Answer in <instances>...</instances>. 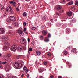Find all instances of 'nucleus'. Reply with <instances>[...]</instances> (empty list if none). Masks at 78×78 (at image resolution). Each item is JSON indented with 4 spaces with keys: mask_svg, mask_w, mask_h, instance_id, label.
<instances>
[{
    "mask_svg": "<svg viewBox=\"0 0 78 78\" xmlns=\"http://www.w3.org/2000/svg\"><path fill=\"white\" fill-rule=\"evenodd\" d=\"M23 16H27V13L25 12H24L23 13Z\"/></svg>",
    "mask_w": 78,
    "mask_h": 78,
    "instance_id": "obj_26",
    "label": "nucleus"
},
{
    "mask_svg": "<svg viewBox=\"0 0 78 78\" xmlns=\"http://www.w3.org/2000/svg\"><path fill=\"white\" fill-rule=\"evenodd\" d=\"M6 15H2V16L3 17H6Z\"/></svg>",
    "mask_w": 78,
    "mask_h": 78,
    "instance_id": "obj_52",
    "label": "nucleus"
},
{
    "mask_svg": "<svg viewBox=\"0 0 78 78\" xmlns=\"http://www.w3.org/2000/svg\"><path fill=\"white\" fill-rule=\"evenodd\" d=\"M16 2H13V5H16Z\"/></svg>",
    "mask_w": 78,
    "mask_h": 78,
    "instance_id": "obj_47",
    "label": "nucleus"
},
{
    "mask_svg": "<svg viewBox=\"0 0 78 78\" xmlns=\"http://www.w3.org/2000/svg\"><path fill=\"white\" fill-rule=\"evenodd\" d=\"M12 78H16V76H13Z\"/></svg>",
    "mask_w": 78,
    "mask_h": 78,
    "instance_id": "obj_55",
    "label": "nucleus"
},
{
    "mask_svg": "<svg viewBox=\"0 0 78 78\" xmlns=\"http://www.w3.org/2000/svg\"><path fill=\"white\" fill-rule=\"evenodd\" d=\"M29 76H30V75L29 74H27L26 76V77L27 78H29Z\"/></svg>",
    "mask_w": 78,
    "mask_h": 78,
    "instance_id": "obj_45",
    "label": "nucleus"
},
{
    "mask_svg": "<svg viewBox=\"0 0 78 78\" xmlns=\"http://www.w3.org/2000/svg\"><path fill=\"white\" fill-rule=\"evenodd\" d=\"M11 7V6H8L7 8L6 11L7 12H10V10L11 9H12Z\"/></svg>",
    "mask_w": 78,
    "mask_h": 78,
    "instance_id": "obj_12",
    "label": "nucleus"
},
{
    "mask_svg": "<svg viewBox=\"0 0 78 78\" xmlns=\"http://www.w3.org/2000/svg\"><path fill=\"white\" fill-rule=\"evenodd\" d=\"M1 39L2 41L5 42V41H6L8 39V38L5 36H3L2 37Z\"/></svg>",
    "mask_w": 78,
    "mask_h": 78,
    "instance_id": "obj_3",
    "label": "nucleus"
},
{
    "mask_svg": "<svg viewBox=\"0 0 78 78\" xmlns=\"http://www.w3.org/2000/svg\"><path fill=\"white\" fill-rule=\"evenodd\" d=\"M9 2L10 4H13V1H10Z\"/></svg>",
    "mask_w": 78,
    "mask_h": 78,
    "instance_id": "obj_42",
    "label": "nucleus"
},
{
    "mask_svg": "<svg viewBox=\"0 0 78 78\" xmlns=\"http://www.w3.org/2000/svg\"><path fill=\"white\" fill-rule=\"evenodd\" d=\"M18 33L19 34H22L23 33V31H22L21 30H18Z\"/></svg>",
    "mask_w": 78,
    "mask_h": 78,
    "instance_id": "obj_14",
    "label": "nucleus"
},
{
    "mask_svg": "<svg viewBox=\"0 0 78 78\" xmlns=\"http://www.w3.org/2000/svg\"><path fill=\"white\" fill-rule=\"evenodd\" d=\"M73 2L72 1H71L68 3V5H73Z\"/></svg>",
    "mask_w": 78,
    "mask_h": 78,
    "instance_id": "obj_25",
    "label": "nucleus"
},
{
    "mask_svg": "<svg viewBox=\"0 0 78 78\" xmlns=\"http://www.w3.org/2000/svg\"><path fill=\"white\" fill-rule=\"evenodd\" d=\"M72 46H69L67 48L68 49H70V48H72Z\"/></svg>",
    "mask_w": 78,
    "mask_h": 78,
    "instance_id": "obj_33",
    "label": "nucleus"
},
{
    "mask_svg": "<svg viewBox=\"0 0 78 78\" xmlns=\"http://www.w3.org/2000/svg\"><path fill=\"white\" fill-rule=\"evenodd\" d=\"M18 50L19 51H23V46H20L18 47Z\"/></svg>",
    "mask_w": 78,
    "mask_h": 78,
    "instance_id": "obj_7",
    "label": "nucleus"
},
{
    "mask_svg": "<svg viewBox=\"0 0 78 78\" xmlns=\"http://www.w3.org/2000/svg\"><path fill=\"white\" fill-rule=\"evenodd\" d=\"M44 65H47V62H44L43 63Z\"/></svg>",
    "mask_w": 78,
    "mask_h": 78,
    "instance_id": "obj_34",
    "label": "nucleus"
},
{
    "mask_svg": "<svg viewBox=\"0 0 78 78\" xmlns=\"http://www.w3.org/2000/svg\"><path fill=\"white\" fill-rule=\"evenodd\" d=\"M20 57H21V56L19 55L16 57V58L19 59H20Z\"/></svg>",
    "mask_w": 78,
    "mask_h": 78,
    "instance_id": "obj_28",
    "label": "nucleus"
},
{
    "mask_svg": "<svg viewBox=\"0 0 78 78\" xmlns=\"http://www.w3.org/2000/svg\"><path fill=\"white\" fill-rule=\"evenodd\" d=\"M76 51V50L75 49H73L71 50V51L72 53H75Z\"/></svg>",
    "mask_w": 78,
    "mask_h": 78,
    "instance_id": "obj_23",
    "label": "nucleus"
},
{
    "mask_svg": "<svg viewBox=\"0 0 78 78\" xmlns=\"http://www.w3.org/2000/svg\"><path fill=\"white\" fill-rule=\"evenodd\" d=\"M13 6H14V7H15V8H16V5H13Z\"/></svg>",
    "mask_w": 78,
    "mask_h": 78,
    "instance_id": "obj_53",
    "label": "nucleus"
},
{
    "mask_svg": "<svg viewBox=\"0 0 78 78\" xmlns=\"http://www.w3.org/2000/svg\"><path fill=\"white\" fill-rule=\"evenodd\" d=\"M25 39H20V41L22 44H23L25 43Z\"/></svg>",
    "mask_w": 78,
    "mask_h": 78,
    "instance_id": "obj_9",
    "label": "nucleus"
},
{
    "mask_svg": "<svg viewBox=\"0 0 78 78\" xmlns=\"http://www.w3.org/2000/svg\"><path fill=\"white\" fill-rule=\"evenodd\" d=\"M63 2H66V1H65V0H63Z\"/></svg>",
    "mask_w": 78,
    "mask_h": 78,
    "instance_id": "obj_64",
    "label": "nucleus"
},
{
    "mask_svg": "<svg viewBox=\"0 0 78 78\" xmlns=\"http://www.w3.org/2000/svg\"><path fill=\"white\" fill-rule=\"evenodd\" d=\"M72 21L73 22H76V19H73L72 20Z\"/></svg>",
    "mask_w": 78,
    "mask_h": 78,
    "instance_id": "obj_29",
    "label": "nucleus"
},
{
    "mask_svg": "<svg viewBox=\"0 0 78 78\" xmlns=\"http://www.w3.org/2000/svg\"><path fill=\"white\" fill-rule=\"evenodd\" d=\"M5 32V29L4 28L0 29V33H4Z\"/></svg>",
    "mask_w": 78,
    "mask_h": 78,
    "instance_id": "obj_8",
    "label": "nucleus"
},
{
    "mask_svg": "<svg viewBox=\"0 0 78 78\" xmlns=\"http://www.w3.org/2000/svg\"><path fill=\"white\" fill-rule=\"evenodd\" d=\"M9 20L12 21H16V18L13 16H11L9 17Z\"/></svg>",
    "mask_w": 78,
    "mask_h": 78,
    "instance_id": "obj_6",
    "label": "nucleus"
},
{
    "mask_svg": "<svg viewBox=\"0 0 78 78\" xmlns=\"http://www.w3.org/2000/svg\"><path fill=\"white\" fill-rule=\"evenodd\" d=\"M32 51V48H30L29 49L28 51H29L30 52V51Z\"/></svg>",
    "mask_w": 78,
    "mask_h": 78,
    "instance_id": "obj_30",
    "label": "nucleus"
},
{
    "mask_svg": "<svg viewBox=\"0 0 78 78\" xmlns=\"http://www.w3.org/2000/svg\"><path fill=\"white\" fill-rule=\"evenodd\" d=\"M7 62H0V68H2V65L0 64H7Z\"/></svg>",
    "mask_w": 78,
    "mask_h": 78,
    "instance_id": "obj_11",
    "label": "nucleus"
},
{
    "mask_svg": "<svg viewBox=\"0 0 78 78\" xmlns=\"http://www.w3.org/2000/svg\"><path fill=\"white\" fill-rule=\"evenodd\" d=\"M36 53L37 55H40L41 54V52H40V51H37L36 52Z\"/></svg>",
    "mask_w": 78,
    "mask_h": 78,
    "instance_id": "obj_20",
    "label": "nucleus"
},
{
    "mask_svg": "<svg viewBox=\"0 0 78 78\" xmlns=\"http://www.w3.org/2000/svg\"><path fill=\"white\" fill-rule=\"evenodd\" d=\"M39 76L40 78H43V77H42V76Z\"/></svg>",
    "mask_w": 78,
    "mask_h": 78,
    "instance_id": "obj_54",
    "label": "nucleus"
},
{
    "mask_svg": "<svg viewBox=\"0 0 78 78\" xmlns=\"http://www.w3.org/2000/svg\"><path fill=\"white\" fill-rule=\"evenodd\" d=\"M24 32H25L26 31V28L25 27L23 30Z\"/></svg>",
    "mask_w": 78,
    "mask_h": 78,
    "instance_id": "obj_44",
    "label": "nucleus"
},
{
    "mask_svg": "<svg viewBox=\"0 0 78 78\" xmlns=\"http://www.w3.org/2000/svg\"><path fill=\"white\" fill-rule=\"evenodd\" d=\"M23 76H24V74H22V75H21V77L22 78L23 77Z\"/></svg>",
    "mask_w": 78,
    "mask_h": 78,
    "instance_id": "obj_49",
    "label": "nucleus"
},
{
    "mask_svg": "<svg viewBox=\"0 0 78 78\" xmlns=\"http://www.w3.org/2000/svg\"><path fill=\"white\" fill-rule=\"evenodd\" d=\"M0 8H3V5L0 4Z\"/></svg>",
    "mask_w": 78,
    "mask_h": 78,
    "instance_id": "obj_38",
    "label": "nucleus"
},
{
    "mask_svg": "<svg viewBox=\"0 0 78 78\" xmlns=\"http://www.w3.org/2000/svg\"><path fill=\"white\" fill-rule=\"evenodd\" d=\"M58 78H62V77L61 76H59L58 77Z\"/></svg>",
    "mask_w": 78,
    "mask_h": 78,
    "instance_id": "obj_57",
    "label": "nucleus"
},
{
    "mask_svg": "<svg viewBox=\"0 0 78 78\" xmlns=\"http://www.w3.org/2000/svg\"><path fill=\"white\" fill-rule=\"evenodd\" d=\"M4 47L3 48L4 50L5 51H7L8 50V48L9 44L8 42H5L4 44Z\"/></svg>",
    "mask_w": 78,
    "mask_h": 78,
    "instance_id": "obj_2",
    "label": "nucleus"
},
{
    "mask_svg": "<svg viewBox=\"0 0 78 78\" xmlns=\"http://www.w3.org/2000/svg\"><path fill=\"white\" fill-rule=\"evenodd\" d=\"M7 56L8 57H10V56H11V54L9 53L7 54Z\"/></svg>",
    "mask_w": 78,
    "mask_h": 78,
    "instance_id": "obj_43",
    "label": "nucleus"
},
{
    "mask_svg": "<svg viewBox=\"0 0 78 78\" xmlns=\"http://www.w3.org/2000/svg\"><path fill=\"white\" fill-rule=\"evenodd\" d=\"M43 70H44L45 71H46V69H45L44 68H43Z\"/></svg>",
    "mask_w": 78,
    "mask_h": 78,
    "instance_id": "obj_56",
    "label": "nucleus"
},
{
    "mask_svg": "<svg viewBox=\"0 0 78 78\" xmlns=\"http://www.w3.org/2000/svg\"><path fill=\"white\" fill-rule=\"evenodd\" d=\"M71 9L72 11H74V10H76V8H75V7L73 6L71 8Z\"/></svg>",
    "mask_w": 78,
    "mask_h": 78,
    "instance_id": "obj_19",
    "label": "nucleus"
},
{
    "mask_svg": "<svg viewBox=\"0 0 78 78\" xmlns=\"http://www.w3.org/2000/svg\"><path fill=\"white\" fill-rule=\"evenodd\" d=\"M40 38L41 39V40H42V39H43V38H44V37L42 36H41L40 37Z\"/></svg>",
    "mask_w": 78,
    "mask_h": 78,
    "instance_id": "obj_32",
    "label": "nucleus"
},
{
    "mask_svg": "<svg viewBox=\"0 0 78 78\" xmlns=\"http://www.w3.org/2000/svg\"><path fill=\"white\" fill-rule=\"evenodd\" d=\"M44 41L46 42H49V39L48 37H46L44 39Z\"/></svg>",
    "mask_w": 78,
    "mask_h": 78,
    "instance_id": "obj_16",
    "label": "nucleus"
},
{
    "mask_svg": "<svg viewBox=\"0 0 78 78\" xmlns=\"http://www.w3.org/2000/svg\"><path fill=\"white\" fill-rule=\"evenodd\" d=\"M25 34H28V33H27V32H26L25 33Z\"/></svg>",
    "mask_w": 78,
    "mask_h": 78,
    "instance_id": "obj_61",
    "label": "nucleus"
},
{
    "mask_svg": "<svg viewBox=\"0 0 78 78\" xmlns=\"http://www.w3.org/2000/svg\"><path fill=\"white\" fill-rule=\"evenodd\" d=\"M23 24H24V27H25V26L27 25V23L26 22H24Z\"/></svg>",
    "mask_w": 78,
    "mask_h": 78,
    "instance_id": "obj_39",
    "label": "nucleus"
},
{
    "mask_svg": "<svg viewBox=\"0 0 78 78\" xmlns=\"http://www.w3.org/2000/svg\"><path fill=\"white\" fill-rule=\"evenodd\" d=\"M38 70L39 72L40 73H42V72L44 71V70H43V68L42 69L41 68H40L39 69H38Z\"/></svg>",
    "mask_w": 78,
    "mask_h": 78,
    "instance_id": "obj_17",
    "label": "nucleus"
},
{
    "mask_svg": "<svg viewBox=\"0 0 78 78\" xmlns=\"http://www.w3.org/2000/svg\"><path fill=\"white\" fill-rule=\"evenodd\" d=\"M27 66H24V68H23V70H26V69H27Z\"/></svg>",
    "mask_w": 78,
    "mask_h": 78,
    "instance_id": "obj_37",
    "label": "nucleus"
},
{
    "mask_svg": "<svg viewBox=\"0 0 78 78\" xmlns=\"http://www.w3.org/2000/svg\"><path fill=\"white\" fill-rule=\"evenodd\" d=\"M67 14L68 16H69V17H70V16H71L72 15V12H71V11H69L68 12Z\"/></svg>",
    "mask_w": 78,
    "mask_h": 78,
    "instance_id": "obj_13",
    "label": "nucleus"
},
{
    "mask_svg": "<svg viewBox=\"0 0 78 78\" xmlns=\"http://www.w3.org/2000/svg\"><path fill=\"white\" fill-rule=\"evenodd\" d=\"M75 5H77V6H78V1L77 0H76L75 2Z\"/></svg>",
    "mask_w": 78,
    "mask_h": 78,
    "instance_id": "obj_24",
    "label": "nucleus"
},
{
    "mask_svg": "<svg viewBox=\"0 0 78 78\" xmlns=\"http://www.w3.org/2000/svg\"><path fill=\"white\" fill-rule=\"evenodd\" d=\"M24 62H16L14 63V66L16 68H18V67H22V66H23Z\"/></svg>",
    "mask_w": 78,
    "mask_h": 78,
    "instance_id": "obj_1",
    "label": "nucleus"
},
{
    "mask_svg": "<svg viewBox=\"0 0 78 78\" xmlns=\"http://www.w3.org/2000/svg\"><path fill=\"white\" fill-rule=\"evenodd\" d=\"M66 31H67V33H70V30H68Z\"/></svg>",
    "mask_w": 78,
    "mask_h": 78,
    "instance_id": "obj_48",
    "label": "nucleus"
},
{
    "mask_svg": "<svg viewBox=\"0 0 78 78\" xmlns=\"http://www.w3.org/2000/svg\"><path fill=\"white\" fill-rule=\"evenodd\" d=\"M16 11H20L18 7H17L16 8Z\"/></svg>",
    "mask_w": 78,
    "mask_h": 78,
    "instance_id": "obj_40",
    "label": "nucleus"
},
{
    "mask_svg": "<svg viewBox=\"0 0 78 78\" xmlns=\"http://www.w3.org/2000/svg\"><path fill=\"white\" fill-rule=\"evenodd\" d=\"M18 24V23H16L15 24H14V25H15V26H17Z\"/></svg>",
    "mask_w": 78,
    "mask_h": 78,
    "instance_id": "obj_50",
    "label": "nucleus"
},
{
    "mask_svg": "<svg viewBox=\"0 0 78 78\" xmlns=\"http://www.w3.org/2000/svg\"><path fill=\"white\" fill-rule=\"evenodd\" d=\"M15 23L14 22L13 23L14 24V25H15V24H16V23Z\"/></svg>",
    "mask_w": 78,
    "mask_h": 78,
    "instance_id": "obj_62",
    "label": "nucleus"
},
{
    "mask_svg": "<svg viewBox=\"0 0 78 78\" xmlns=\"http://www.w3.org/2000/svg\"><path fill=\"white\" fill-rule=\"evenodd\" d=\"M8 22H11V20H8Z\"/></svg>",
    "mask_w": 78,
    "mask_h": 78,
    "instance_id": "obj_59",
    "label": "nucleus"
},
{
    "mask_svg": "<svg viewBox=\"0 0 78 78\" xmlns=\"http://www.w3.org/2000/svg\"><path fill=\"white\" fill-rule=\"evenodd\" d=\"M42 34L43 36H46V35H47V31L46 30H43L42 31Z\"/></svg>",
    "mask_w": 78,
    "mask_h": 78,
    "instance_id": "obj_10",
    "label": "nucleus"
},
{
    "mask_svg": "<svg viewBox=\"0 0 78 78\" xmlns=\"http://www.w3.org/2000/svg\"><path fill=\"white\" fill-rule=\"evenodd\" d=\"M56 9H57L58 10H60V9H61V6L58 5L56 7Z\"/></svg>",
    "mask_w": 78,
    "mask_h": 78,
    "instance_id": "obj_15",
    "label": "nucleus"
},
{
    "mask_svg": "<svg viewBox=\"0 0 78 78\" xmlns=\"http://www.w3.org/2000/svg\"><path fill=\"white\" fill-rule=\"evenodd\" d=\"M13 11L12 9V8L10 9V12L11 14H13V13H14V12Z\"/></svg>",
    "mask_w": 78,
    "mask_h": 78,
    "instance_id": "obj_22",
    "label": "nucleus"
},
{
    "mask_svg": "<svg viewBox=\"0 0 78 78\" xmlns=\"http://www.w3.org/2000/svg\"><path fill=\"white\" fill-rule=\"evenodd\" d=\"M30 55V52L29 51H28V54L27 55V57L28 58H29V55Z\"/></svg>",
    "mask_w": 78,
    "mask_h": 78,
    "instance_id": "obj_27",
    "label": "nucleus"
},
{
    "mask_svg": "<svg viewBox=\"0 0 78 78\" xmlns=\"http://www.w3.org/2000/svg\"><path fill=\"white\" fill-rule=\"evenodd\" d=\"M10 49L11 50H16L17 49V47L16 45H13L11 47Z\"/></svg>",
    "mask_w": 78,
    "mask_h": 78,
    "instance_id": "obj_4",
    "label": "nucleus"
},
{
    "mask_svg": "<svg viewBox=\"0 0 78 78\" xmlns=\"http://www.w3.org/2000/svg\"><path fill=\"white\" fill-rule=\"evenodd\" d=\"M9 76V77H11V75H10V76Z\"/></svg>",
    "mask_w": 78,
    "mask_h": 78,
    "instance_id": "obj_63",
    "label": "nucleus"
},
{
    "mask_svg": "<svg viewBox=\"0 0 78 78\" xmlns=\"http://www.w3.org/2000/svg\"><path fill=\"white\" fill-rule=\"evenodd\" d=\"M27 40L28 42H30V38H28Z\"/></svg>",
    "mask_w": 78,
    "mask_h": 78,
    "instance_id": "obj_46",
    "label": "nucleus"
},
{
    "mask_svg": "<svg viewBox=\"0 0 78 78\" xmlns=\"http://www.w3.org/2000/svg\"><path fill=\"white\" fill-rule=\"evenodd\" d=\"M64 12V10H59L58 12H56V14L58 15V16H60V15L61 14V13H62L63 12Z\"/></svg>",
    "mask_w": 78,
    "mask_h": 78,
    "instance_id": "obj_5",
    "label": "nucleus"
},
{
    "mask_svg": "<svg viewBox=\"0 0 78 78\" xmlns=\"http://www.w3.org/2000/svg\"><path fill=\"white\" fill-rule=\"evenodd\" d=\"M3 9H4V8H3V7H2L1 8V10H3Z\"/></svg>",
    "mask_w": 78,
    "mask_h": 78,
    "instance_id": "obj_58",
    "label": "nucleus"
},
{
    "mask_svg": "<svg viewBox=\"0 0 78 78\" xmlns=\"http://www.w3.org/2000/svg\"><path fill=\"white\" fill-rule=\"evenodd\" d=\"M4 77L3 75H2L1 74H0V78H3Z\"/></svg>",
    "mask_w": 78,
    "mask_h": 78,
    "instance_id": "obj_35",
    "label": "nucleus"
},
{
    "mask_svg": "<svg viewBox=\"0 0 78 78\" xmlns=\"http://www.w3.org/2000/svg\"><path fill=\"white\" fill-rule=\"evenodd\" d=\"M48 37L49 38L51 37V34H50L49 33L48 34Z\"/></svg>",
    "mask_w": 78,
    "mask_h": 78,
    "instance_id": "obj_31",
    "label": "nucleus"
},
{
    "mask_svg": "<svg viewBox=\"0 0 78 78\" xmlns=\"http://www.w3.org/2000/svg\"><path fill=\"white\" fill-rule=\"evenodd\" d=\"M50 78H53V76H50Z\"/></svg>",
    "mask_w": 78,
    "mask_h": 78,
    "instance_id": "obj_51",
    "label": "nucleus"
},
{
    "mask_svg": "<svg viewBox=\"0 0 78 78\" xmlns=\"http://www.w3.org/2000/svg\"><path fill=\"white\" fill-rule=\"evenodd\" d=\"M28 69H27L25 71V72L26 73H28Z\"/></svg>",
    "mask_w": 78,
    "mask_h": 78,
    "instance_id": "obj_41",
    "label": "nucleus"
},
{
    "mask_svg": "<svg viewBox=\"0 0 78 78\" xmlns=\"http://www.w3.org/2000/svg\"><path fill=\"white\" fill-rule=\"evenodd\" d=\"M67 52L66 51H64L62 52L63 54V55H67Z\"/></svg>",
    "mask_w": 78,
    "mask_h": 78,
    "instance_id": "obj_18",
    "label": "nucleus"
},
{
    "mask_svg": "<svg viewBox=\"0 0 78 78\" xmlns=\"http://www.w3.org/2000/svg\"><path fill=\"white\" fill-rule=\"evenodd\" d=\"M18 5H20V3H18Z\"/></svg>",
    "mask_w": 78,
    "mask_h": 78,
    "instance_id": "obj_60",
    "label": "nucleus"
},
{
    "mask_svg": "<svg viewBox=\"0 0 78 78\" xmlns=\"http://www.w3.org/2000/svg\"><path fill=\"white\" fill-rule=\"evenodd\" d=\"M47 55L48 56H51V54L50 53L48 52L47 53Z\"/></svg>",
    "mask_w": 78,
    "mask_h": 78,
    "instance_id": "obj_21",
    "label": "nucleus"
},
{
    "mask_svg": "<svg viewBox=\"0 0 78 78\" xmlns=\"http://www.w3.org/2000/svg\"><path fill=\"white\" fill-rule=\"evenodd\" d=\"M32 29L33 30H36V27H33L32 28Z\"/></svg>",
    "mask_w": 78,
    "mask_h": 78,
    "instance_id": "obj_36",
    "label": "nucleus"
}]
</instances>
